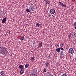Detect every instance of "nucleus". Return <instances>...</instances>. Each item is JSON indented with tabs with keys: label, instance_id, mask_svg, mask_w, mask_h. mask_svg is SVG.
<instances>
[{
	"label": "nucleus",
	"instance_id": "obj_6",
	"mask_svg": "<svg viewBox=\"0 0 76 76\" xmlns=\"http://www.w3.org/2000/svg\"><path fill=\"white\" fill-rule=\"evenodd\" d=\"M45 66H46V67H48V66H49V63H48V61H47L46 62V63L45 64Z\"/></svg>",
	"mask_w": 76,
	"mask_h": 76
},
{
	"label": "nucleus",
	"instance_id": "obj_9",
	"mask_svg": "<svg viewBox=\"0 0 76 76\" xmlns=\"http://www.w3.org/2000/svg\"><path fill=\"white\" fill-rule=\"evenodd\" d=\"M45 3H46V4H49V3H50V1L49 0H45Z\"/></svg>",
	"mask_w": 76,
	"mask_h": 76
},
{
	"label": "nucleus",
	"instance_id": "obj_16",
	"mask_svg": "<svg viewBox=\"0 0 76 76\" xmlns=\"http://www.w3.org/2000/svg\"><path fill=\"white\" fill-rule=\"evenodd\" d=\"M64 45L63 43L60 44V46L61 47H62L64 46Z\"/></svg>",
	"mask_w": 76,
	"mask_h": 76
},
{
	"label": "nucleus",
	"instance_id": "obj_19",
	"mask_svg": "<svg viewBox=\"0 0 76 76\" xmlns=\"http://www.w3.org/2000/svg\"><path fill=\"white\" fill-rule=\"evenodd\" d=\"M63 53V52L61 51V53L60 54V56H62Z\"/></svg>",
	"mask_w": 76,
	"mask_h": 76
},
{
	"label": "nucleus",
	"instance_id": "obj_11",
	"mask_svg": "<svg viewBox=\"0 0 76 76\" xmlns=\"http://www.w3.org/2000/svg\"><path fill=\"white\" fill-rule=\"evenodd\" d=\"M29 65L28 64H26L25 65V68H27L29 66Z\"/></svg>",
	"mask_w": 76,
	"mask_h": 76
},
{
	"label": "nucleus",
	"instance_id": "obj_33",
	"mask_svg": "<svg viewBox=\"0 0 76 76\" xmlns=\"http://www.w3.org/2000/svg\"><path fill=\"white\" fill-rule=\"evenodd\" d=\"M50 75H51V74H50Z\"/></svg>",
	"mask_w": 76,
	"mask_h": 76
},
{
	"label": "nucleus",
	"instance_id": "obj_14",
	"mask_svg": "<svg viewBox=\"0 0 76 76\" xmlns=\"http://www.w3.org/2000/svg\"><path fill=\"white\" fill-rule=\"evenodd\" d=\"M30 10L31 12H32L33 11H34V7H32L31 8V10L30 9Z\"/></svg>",
	"mask_w": 76,
	"mask_h": 76
},
{
	"label": "nucleus",
	"instance_id": "obj_13",
	"mask_svg": "<svg viewBox=\"0 0 76 76\" xmlns=\"http://www.w3.org/2000/svg\"><path fill=\"white\" fill-rule=\"evenodd\" d=\"M40 25V24H39V23H37L36 24V27L37 28H38V27H39Z\"/></svg>",
	"mask_w": 76,
	"mask_h": 76
},
{
	"label": "nucleus",
	"instance_id": "obj_3",
	"mask_svg": "<svg viewBox=\"0 0 76 76\" xmlns=\"http://www.w3.org/2000/svg\"><path fill=\"white\" fill-rule=\"evenodd\" d=\"M50 13L51 14H54L55 13V10L54 9H52L50 10Z\"/></svg>",
	"mask_w": 76,
	"mask_h": 76
},
{
	"label": "nucleus",
	"instance_id": "obj_24",
	"mask_svg": "<svg viewBox=\"0 0 76 76\" xmlns=\"http://www.w3.org/2000/svg\"><path fill=\"white\" fill-rule=\"evenodd\" d=\"M62 76H67L66 74H64L62 75Z\"/></svg>",
	"mask_w": 76,
	"mask_h": 76
},
{
	"label": "nucleus",
	"instance_id": "obj_28",
	"mask_svg": "<svg viewBox=\"0 0 76 76\" xmlns=\"http://www.w3.org/2000/svg\"><path fill=\"white\" fill-rule=\"evenodd\" d=\"M1 16H2V14H1L0 15V16L1 17Z\"/></svg>",
	"mask_w": 76,
	"mask_h": 76
},
{
	"label": "nucleus",
	"instance_id": "obj_17",
	"mask_svg": "<svg viewBox=\"0 0 76 76\" xmlns=\"http://www.w3.org/2000/svg\"><path fill=\"white\" fill-rule=\"evenodd\" d=\"M26 12H30V9H27L26 10Z\"/></svg>",
	"mask_w": 76,
	"mask_h": 76
},
{
	"label": "nucleus",
	"instance_id": "obj_4",
	"mask_svg": "<svg viewBox=\"0 0 76 76\" xmlns=\"http://www.w3.org/2000/svg\"><path fill=\"white\" fill-rule=\"evenodd\" d=\"M7 20V18L5 17L2 20V23H5L6 22Z\"/></svg>",
	"mask_w": 76,
	"mask_h": 76
},
{
	"label": "nucleus",
	"instance_id": "obj_12",
	"mask_svg": "<svg viewBox=\"0 0 76 76\" xmlns=\"http://www.w3.org/2000/svg\"><path fill=\"white\" fill-rule=\"evenodd\" d=\"M23 66L22 65H20L19 66V67L20 69H23Z\"/></svg>",
	"mask_w": 76,
	"mask_h": 76
},
{
	"label": "nucleus",
	"instance_id": "obj_31",
	"mask_svg": "<svg viewBox=\"0 0 76 76\" xmlns=\"http://www.w3.org/2000/svg\"><path fill=\"white\" fill-rule=\"evenodd\" d=\"M49 74H50V73H49L48 72V73H47L48 75H49Z\"/></svg>",
	"mask_w": 76,
	"mask_h": 76
},
{
	"label": "nucleus",
	"instance_id": "obj_15",
	"mask_svg": "<svg viewBox=\"0 0 76 76\" xmlns=\"http://www.w3.org/2000/svg\"><path fill=\"white\" fill-rule=\"evenodd\" d=\"M61 6H62V7H66V5L63 4H62V5H61Z\"/></svg>",
	"mask_w": 76,
	"mask_h": 76
},
{
	"label": "nucleus",
	"instance_id": "obj_29",
	"mask_svg": "<svg viewBox=\"0 0 76 76\" xmlns=\"http://www.w3.org/2000/svg\"><path fill=\"white\" fill-rule=\"evenodd\" d=\"M75 29H76V26H75V27L74 28Z\"/></svg>",
	"mask_w": 76,
	"mask_h": 76
},
{
	"label": "nucleus",
	"instance_id": "obj_10",
	"mask_svg": "<svg viewBox=\"0 0 76 76\" xmlns=\"http://www.w3.org/2000/svg\"><path fill=\"white\" fill-rule=\"evenodd\" d=\"M42 42H41L39 43V46L41 48L42 47Z\"/></svg>",
	"mask_w": 76,
	"mask_h": 76
},
{
	"label": "nucleus",
	"instance_id": "obj_32",
	"mask_svg": "<svg viewBox=\"0 0 76 76\" xmlns=\"http://www.w3.org/2000/svg\"><path fill=\"white\" fill-rule=\"evenodd\" d=\"M67 0V1H69L70 0Z\"/></svg>",
	"mask_w": 76,
	"mask_h": 76
},
{
	"label": "nucleus",
	"instance_id": "obj_20",
	"mask_svg": "<svg viewBox=\"0 0 76 76\" xmlns=\"http://www.w3.org/2000/svg\"><path fill=\"white\" fill-rule=\"evenodd\" d=\"M31 61L33 62V60H34V58L33 57H32L31 58Z\"/></svg>",
	"mask_w": 76,
	"mask_h": 76
},
{
	"label": "nucleus",
	"instance_id": "obj_23",
	"mask_svg": "<svg viewBox=\"0 0 76 76\" xmlns=\"http://www.w3.org/2000/svg\"><path fill=\"white\" fill-rule=\"evenodd\" d=\"M60 50H64V48H62V47H60L59 48Z\"/></svg>",
	"mask_w": 76,
	"mask_h": 76
},
{
	"label": "nucleus",
	"instance_id": "obj_8",
	"mask_svg": "<svg viewBox=\"0 0 76 76\" xmlns=\"http://www.w3.org/2000/svg\"><path fill=\"white\" fill-rule=\"evenodd\" d=\"M56 51L57 53H59L60 52V48H58L56 49Z\"/></svg>",
	"mask_w": 76,
	"mask_h": 76
},
{
	"label": "nucleus",
	"instance_id": "obj_5",
	"mask_svg": "<svg viewBox=\"0 0 76 76\" xmlns=\"http://www.w3.org/2000/svg\"><path fill=\"white\" fill-rule=\"evenodd\" d=\"M0 73L1 76H4L6 74V73L4 71H1V72Z\"/></svg>",
	"mask_w": 76,
	"mask_h": 76
},
{
	"label": "nucleus",
	"instance_id": "obj_1",
	"mask_svg": "<svg viewBox=\"0 0 76 76\" xmlns=\"http://www.w3.org/2000/svg\"><path fill=\"white\" fill-rule=\"evenodd\" d=\"M6 51V48L4 47L3 46H1L0 47V52L3 55H6L7 53H8V51Z\"/></svg>",
	"mask_w": 76,
	"mask_h": 76
},
{
	"label": "nucleus",
	"instance_id": "obj_25",
	"mask_svg": "<svg viewBox=\"0 0 76 76\" xmlns=\"http://www.w3.org/2000/svg\"><path fill=\"white\" fill-rule=\"evenodd\" d=\"M59 4H60L61 5H62V4H63V3H61V2H59Z\"/></svg>",
	"mask_w": 76,
	"mask_h": 76
},
{
	"label": "nucleus",
	"instance_id": "obj_2",
	"mask_svg": "<svg viewBox=\"0 0 76 76\" xmlns=\"http://www.w3.org/2000/svg\"><path fill=\"white\" fill-rule=\"evenodd\" d=\"M69 52L71 54H73V53H74V50L72 48H70L69 49Z\"/></svg>",
	"mask_w": 76,
	"mask_h": 76
},
{
	"label": "nucleus",
	"instance_id": "obj_27",
	"mask_svg": "<svg viewBox=\"0 0 76 76\" xmlns=\"http://www.w3.org/2000/svg\"><path fill=\"white\" fill-rule=\"evenodd\" d=\"M48 57L49 58H50V55H49V56H48Z\"/></svg>",
	"mask_w": 76,
	"mask_h": 76
},
{
	"label": "nucleus",
	"instance_id": "obj_26",
	"mask_svg": "<svg viewBox=\"0 0 76 76\" xmlns=\"http://www.w3.org/2000/svg\"><path fill=\"white\" fill-rule=\"evenodd\" d=\"M73 34H74V37H76V34H75V33H73Z\"/></svg>",
	"mask_w": 76,
	"mask_h": 76
},
{
	"label": "nucleus",
	"instance_id": "obj_22",
	"mask_svg": "<svg viewBox=\"0 0 76 76\" xmlns=\"http://www.w3.org/2000/svg\"><path fill=\"white\" fill-rule=\"evenodd\" d=\"M32 6H33L32 5H31V6H30V7H29V9H30V10L32 9Z\"/></svg>",
	"mask_w": 76,
	"mask_h": 76
},
{
	"label": "nucleus",
	"instance_id": "obj_18",
	"mask_svg": "<svg viewBox=\"0 0 76 76\" xmlns=\"http://www.w3.org/2000/svg\"><path fill=\"white\" fill-rule=\"evenodd\" d=\"M24 38H25V37H23L21 38L20 39L22 40H23V39H24Z\"/></svg>",
	"mask_w": 76,
	"mask_h": 76
},
{
	"label": "nucleus",
	"instance_id": "obj_30",
	"mask_svg": "<svg viewBox=\"0 0 76 76\" xmlns=\"http://www.w3.org/2000/svg\"><path fill=\"white\" fill-rule=\"evenodd\" d=\"M57 46H58V47H59V44H58L57 45Z\"/></svg>",
	"mask_w": 76,
	"mask_h": 76
},
{
	"label": "nucleus",
	"instance_id": "obj_34",
	"mask_svg": "<svg viewBox=\"0 0 76 76\" xmlns=\"http://www.w3.org/2000/svg\"><path fill=\"white\" fill-rule=\"evenodd\" d=\"M31 5H32V4H31Z\"/></svg>",
	"mask_w": 76,
	"mask_h": 76
},
{
	"label": "nucleus",
	"instance_id": "obj_7",
	"mask_svg": "<svg viewBox=\"0 0 76 76\" xmlns=\"http://www.w3.org/2000/svg\"><path fill=\"white\" fill-rule=\"evenodd\" d=\"M24 69L23 68H22L21 69V71L20 72V74H23V73H24Z\"/></svg>",
	"mask_w": 76,
	"mask_h": 76
},
{
	"label": "nucleus",
	"instance_id": "obj_21",
	"mask_svg": "<svg viewBox=\"0 0 76 76\" xmlns=\"http://www.w3.org/2000/svg\"><path fill=\"white\" fill-rule=\"evenodd\" d=\"M43 71L44 72H47V69H46V68L44 69L43 70Z\"/></svg>",
	"mask_w": 76,
	"mask_h": 76
}]
</instances>
